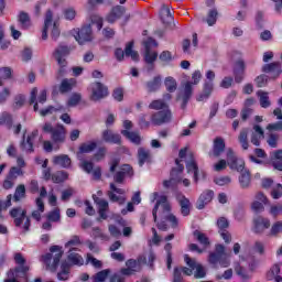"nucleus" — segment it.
Wrapping results in <instances>:
<instances>
[{
	"instance_id": "7c9ffc66",
	"label": "nucleus",
	"mask_w": 282,
	"mask_h": 282,
	"mask_svg": "<svg viewBox=\"0 0 282 282\" xmlns=\"http://www.w3.org/2000/svg\"><path fill=\"white\" fill-rule=\"evenodd\" d=\"M122 14H124V8L120 6L112 8L110 13L107 15L108 23H116V21H118Z\"/></svg>"
},
{
	"instance_id": "423d86ee",
	"label": "nucleus",
	"mask_w": 282,
	"mask_h": 282,
	"mask_svg": "<svg viewBox=\"0 0 282 282\" xmlns=\"http://www.w3.org/2000/svg\"><path fill=\"white\" fill-rule=\"evenodd\" d=\"M212 265H221V268H228L230 265V260H228V253H226V247L224 245H216L215 251L209 253L208 258Z\"/></svg>"
},
{
	"instance_id": "a878e982",
	"label": "nucleus",
	"mask_w": 282,
	"mask_h": 282,
	"mask_svg": "<svg viewBox=\"0 0 282 282\" xmlns=\"http://www.w3.org/2000/svg\"><path fill=\"white\" fill-rule=\"evenodd\" d=\"M152 158L151 150L145 148L138 149L139 166H144V164L151 163Z\"/></svg>"
},
{
	"instance_id": "473e14b6",
	"label": "nucleus",
	"mask_w": 282,
	"mask_h": 282,
	"mask_svg": "<svg viewBox=\"0 0 282 282\" xmlns=\"http://www.w3.org/2000/svg\"><path fill=\"white\" fill-rule=\"evenodd\" d=\"M145 87L150 94L158 91V89L162 87V77L161 76L153 77V79H151L150 82H147Z\"/></svg>"
},
{
	"instance_id": "79ce46f5",
	"label": "nucleus",
	"mask_w": 282,
	"mask_h": 282,
	"mask_svg": "<svg viewBox=\"0 0 282 282\" xmlns=\"http://www.w3.org/2000/svg\"><path fill=\"white\" fill-rule=\"evenodd\" d=\"M83 242L80 241V237L78 236H73L66 243H65V248H68V252H74L76 250H78V248H76L77 246H80Z\"/></svg>"
},
{
	"instance_id": "5701e85b",
	"label": "nucleus",
	"mask_w": 282,
	"mask_h": 282,
	"mask_svg": "<svg viewBox=\"0 0 282 282\" xmlns=\"http://www.w3.org/2000/svg\"><path fill=\"white\" fill-rule=\"evenodd\" d=\"M142 263H147V258L145 257H139L138 260L129 259V260L126 261V268H128L134 274H137V272H140L142 270Z\"/></svg>"
},
{
	"instance_id": "49530a36",
	"label": "nucleus",
	"mask_w": 282,
	"mask_h": 282,
	"mask_svg": "<svg viewBox=\"0 0 282 282\" xmlns=\"http://www.w3.org/2000/svg\"><path fill=\"white\" fill-rule=\"evenodd\" d=\"M251 177H250V172L249 171H242L240 176H239V183L241 188H248L250 186Z\"/></svg>"
},
{
	"instance_id": "58836bf2",
	"label": "nucleus",
	"mask_w": 282,
	"mask_h": 282,
	"mask_svg": "<svg viewBox=\"0 0 282 282\" xmlns=\"http://www.w3.org/2000/svg\"><path fill=\"white\" fill-rule=\"evenodd\" d=\"M160 17L163 23H171L173 21V14L171 13V8L169 6L163 4L161 7Z\"/></svg>"
},
{
	"instance_id": "13d9d810",
	"label": "nucleus",
	"mask_w": 282,
	"mask_h": 282,
	"mask_svg": "<svg viewBox=\"0 0 282 282\" xmlns=\"http://www.w3.org/2000/svg\"><path fill=\"white\" fill-rule=\"evenodd\" d=\"M59 281H67L69 279V264L62 263V272L57 274Z\"/></svg>"
},
{
	"instance_id": "dca6fc26",
	"label": "nucleus",
	"mask_w": 282,
	"mask_h": 282,
	"mask_svg": "<svg viewBox=\"0 0 282 282\" xmlns=\"http://www.w3.org/2000/svg\"><path fill=\"white\" fill-rule=\"evenodd\" d=\"M181 109H186V106L188 105V100L193 98V83L187 82L184 84L183 89L181 90Z\"/></svg>"
},
{
	"instance_id": "412c9836",
	"label": "nucleus",
	"mask_w": 282,
	"mask_h": 282,
	"mask_svg": "<svg viewBox=\"0 0 282 282\" xmlns=\"http://www.w3.org/2000/svg\"><path fill=\"white\" fill-rule=\"evenodd\" d=\"M246 74V62L243 58H239L234 66V76L236 83H241L243 80V76Z\"/></svg>"
},
{
	"instance_id": "a211bd4d",
	"label": "nucleus",
	"mask_w": 282,
	"mask_h": 282,
	"mask_svg": "<svg viewBox=\"0 0 282 282\" xmlns=\"http://www.w3.org/2000/svg\"><path fill=\"white\" fill-rule=\"evenodd\" d=\"M213 197H215V192L212 189H206L203 192L196 203V208L198 210H204L206 208L207 204H210L213 202Z\"/></svg>"
},
{
	"instance_id": "aec40b11",
	"label": "nucleus",
	"mask_w": 282,
	"mask_h": 282,
	"mask_svg": "<svg viewBox=\"0 0 282 282\" xmlns=\"http://www.w3.org/2000/svg\"><path fill=\"white\" fill-rule=\"evenodd\" d=\"M75 40L79 43V45L91 41V25L88 24L83 26L75 35Z\"/></svg>"
},
{
	"instance_id": "338daca9",
	"label": "nucleus",
	"mask_w": 282,
	"mask_h": 282,
	"mask_svg": "<svg viewBox=\"0 0 282 282\" xmlns=\"http://www.w3.org/2000/svg\"><path fill=\"white\" fill-rule=\"evenodd\" d=\"M173 282H184V278H182V270L180 267H175L173 271Z\"/></svg>"
},
{
	"instance_id": "6e6552de",
	"label": "nucleus",
	"mask_w": 282,
	"mask_h": 282,
	"mask_svg": "<svg viewBox=\"0 0 282 282\" xmlns=\"http://www.w3.org/2000/svg\"><path fill=\"white\" fill-rule=\"evenodd\" d=\"M10 215L11 217H13L14 226H17V228H21V226H23L24 232H28V230H30V217H28V212L25 209L21 207H15L10 212Z\"/></svg>"
},
{
	"instance_id": "5fc2aeb1",
	"label": "nucleus",
	"mask_w": 282,
	"mask_h": 282,
	"mask_svg": "<svg viewBox=\"0 0 282 282\" xmlns=\"http://www.w3.org/2000/svg\"><path fill=\"white\" fill-rule=\"evenodd\" d=\"M25 197V185H18L13 195V202H21Z\"/></svg>"
},
{
	"instance_id": "603ef678",
	"label": "nucleus",
	"mask_w": 282,
	"mask_h": 282,
	"mask_svg": "<svg viewBox=\"0 0 282 282\" xmlns=\"http://www.w3.org/2000/svg\"><path fill=\"white\" fill-rule=\"evenodd\" d=\"M0 124L7 127V129H12V124H13L12 115L8 112H3L0 116Z\"/></svg>"
},
{
	"instance_id": "6e6d98bb",
	"label": "nucleus",
	"mask_w": 282,
	"mask_h": 282,
	"mask_svg": "<svg viewBox=\"0 0 282 282\" xmlns=\"http://www.w3.org/2000/svg\"><path fill=\"white\" fill-rule=\"evenodd\" d=\"M258 96L260 98V107L263 109H268L270 107V96H268V93L258 91Z\"/></svg>"
},
{
	"instance_id": "f3484780",
	"label": "nucleus",
	"mask_w": 282,
	"mask_h": 282,
	"mask_svg": "<svg viewBox=\"0 0 282 282\" xmlns=\"http://www.w3.org/2000/svg\"><path fill=\"white\" fill-rule=\"evenodd\" d=\"M270 228V220L263 216H258L253 219V231L257 235L265 232Z\"/></svg>"
},
{
	"instance_id": "052dcab7",
	"label": "nucleus",
	"mask_w": 282,
	"mask_h": 282,
	"mask_svg": "<svg viewBox=\"0 0 282 282\" xmlns=\"http://www.w3.org/2000/svg\"><path fill=\"white\" fill-rule=\"evenodd\" d=\"M82 98L80 94L74 93L67 101V107H76L78 102H80Z\"/></svg>"
},
{
	"instance_id": "7ed1b4c3",
	"label": "nucleus",
	"mask_w": 282,
	"mask_h": 282,
	"mask_svg": "<svg viewBox=\"0 0 282 282\" xmlns=\"http://www.w3.org/2000/svg\"><path fill=\"white\" fill-rule=\"evenodd\" d=\"M52 10L46 11L44 28L42 31V41H47V31L51 30V37L53 41H58V36H61V24L58 21L53 20Z\"/></svg>"
},
{
	"instance_id": "e433bc0d",
	"label": "nucleus",
	"mask_w": 282,
	"mask_h": 282,
	"mask_svg": "<svg viewBox=\"0 0 282 282\" xmlns=\"http://www.w3.org/2000/svg\"><path fill=\"white\" fill-rule=\"evenodd\" d=\"M124 195V189L116 187V184L110 183V191L108 192V197L110 202H120V197L118 195Z\"/></svg>"
},
{
	"instance_id": "1a4fd4ad",
	"label": "nucleus",
	"mask_w": 282,
	"mask_h": 282,
	"mask_svg": "<svg viewBox=\"0 0 282 282\" xmlns=\"http://www.w3.org/2000/svg\"><path fill=\"white\" fill-rule=\"evenodd\" d=\"M143 45L145 48L144 61L148 65H153L158 61V52L153 51L154 47H158V42L153 37H148L143 41Z\"/></svg>"
},
{
	"instance_id": "f8f14e48",
	"label": "nucleus",
	"mask_w": 282,
	"mask_h": 282,
	"mask_svg": "<svg viewBox=\"0 0 282 282\" xmlns=\"http://www.w3.org/2000/svg\"><path fill=\"white\" fill-rule=\"evenodd\" d=\"M154 199H156V204L152 210L154 221H158V209L161 208L164 213H171V203H169V198L164 195L159 196L158 192L153 193Z\"/></svg>"
},
{
	"instance_id": "2eb2a0df",
	"label": "nucleus",
	"mask_w": 282,
	"mask_h": 282,
	"mask_svg": "<svg viewBox=\"0 0 282 282\" xmlns=\"http://www.w3.org/2000/svg\"><path fill=\"white\" fill-rule=\"evenodd\" d=\"M36 138H39V130H33L32 133L28 135L26 140L25 135H23L20 149L26 153H34V140H36Z\"/></svg>"
},
{
	"instance_id": "f03ea898",
	"label": "nucleus",
	"mask_w": 282,
	"mask_h": 282,
	"mask_svg": "<svg viewBox=\"0 0 282 282\" xmlns=\"http://www.w3.org/2000/svg\"><path fill=\"white\" fill-rule=\"evenodd\" d=\"M72 54V48L65 44H59L53 51V58L56 61L58 65L57 74L58 76H63L67 72V56Z\"/></svg>"
},
{
	"instance_id": "c756f323",
	"label": "nucleus",
	"mask_w": 282,
	"mask_h": 282,
	"mask_svg": "<svg viewBox=\"0 0 282 282\" xmlns=\"http://www.w3.org/2000/svg\"><path fill=\"white\" fill-rule=\"evenodd\" d=\"M53 163L56 166H62V169H68V166L72 165V159H69L67 154L55 155L53 158Z\"/></svg>"
},
{
	"instance_id": "20e7f679",
	"label": "nucleus",
	"mask_w": 282,
	"mask_h": 282,
	"mask_svg": "<svg viewBox=\"0 0 282 282\" xmlns=\"http://www.w3.org/2000/svg\"><path fill=\"white\" fill-rule=\"evenodd\" d=\"M62 258H63V248L58 246H52L50 248V253L42 256L41 261L45 263L47 270L55 272L56 268H58V263H61Z\"/></svg>"
},
{
	"instance_id": "0eeeda50",
	"label": "nucleus",
	"mask_w": 282,
	"mask_h": 282,
	"mask_svg": "<svg viewBox=\"0 0 282 282\" xmlns=\"http://www.w3.org/2000/svg\"><path fill=\"white\" fill-rule=\"evenodd\" d=\"M42 131H44V133H51V139L55 144H62V142H65V135L67 132L65 131V127L61 124L53 127L52 123L46 122L43 124Z\"/></svg>"
},
{
	"instance_id": "ddd939ff",
	"label": "nucleus",
	"mask_w": 282,
	"mask_h": 282,
	"mask_svg": "<svg viewBox=\"0 0 282 282\" xmlns=\"http://www.w3.org/2000/svg\"><path fill=\"white\" fill-rule=\"evenodd\" d=\"M124 54L126 56H130L133 61H140V54H138V51H133V42H129L126 45L124 52L122 48L115 50V57L119 62L124 61Z\"/></svg>"
},
{
	"instance_id": "864d4df0",
	"label": "nucleus",
	"mask_w": 282,
	"mask_h": 282,
	"mask_svg": "<svg viewBox=\"0 0 282 282\" xmlns=\"http://www.w3.org/2000/svg\"><path fill=\"white\" fill-rule=\"evenodd\" d=\"M68 260H70L74 263V265L85 264V259H83V256L74 253V251L68 252Z\"/></svg>"
},
{
	"instance_id": "de8ad7c7",
	"label": "nucleus",
	"mask_w": 282,
	"mask_h": 282,
	"mask_svg": "<svg viewBox=\"0 0 282 282\" xmlns=\"http://www.w3.org/2000/svg\"><path fill=\"white\" fill-rule=\"evenodd\" d=\"M164 85H165L166 91H169L170 94L177 91V80H175V78L166 77L164 80Z\"/></svg>"
},
{
	"instance_id": "a19ab883",
	"label": "nucleus",
	"mask_w": 282,
	"mask_h": 282,
	"mask_svg": "<svg viewBox=\"0 0 282 282\" xmlns=\"http://www.w3.org/2000/svg\"><path fill=\"white\" fill-rule=\"evenodd\" d=\"M121 134L124 135V138H128V140H131L133 142V144H141V142H142V138L140 137V133H138V132L122 130Z\"/></svg>"
},
{
	"instance_id": "69168bd1",
	"label": "nucleus",
	"mask_w": 282,
	"mask_h": 282,
	"mask_svg": "<svg viewBox=\"0 0 282 282\" xmlns=\"http://www.w3.org/2000/svg\"><path fill=\"white\" fill-rule=\"evenodd\" d=\"M271 235L273 237H276V235H279L280 232H282V221H276L272 225L271 230H270Z\"/></svg>"
},
{
	"instance_id": "c9c22d12",
	"label": "nucleus",
	"mask_w": 282,
	"mask_h": 282,
	"mask_svg": "<svg viewBox=\"0 0 282 282\" xmlns=\"http://www.w3.org/2000/svg\"><path fill=\"white\" fill-rule=\"evenodd\" d=\"M76 87V79L69 78V79H63L61 85H59V91L62 94H67L72 91Z\"/></svg>"
},
{
	"instance_id": "3c124183",
	"label": "nucleus",
	"mask_w": 282,
	"mask_h": 282,
	"mask_svg": "<svg viewBox=\"0 0 282 282\" xmlns=\"http://www.w3.org/2000/svg\"><path fill=\"white\" fill-rule=\"evenodd\" d=\"M46 219L51 223L58 224L61 221V209L55 208L46 214Z\"/></svg>"
},
{
	"instance_id": "72a5a7b5",
	"label": "nucleus",
	"mask_w": 282,
	"mask_h": 282,
	"mask_svg": "<svg viewBox=\"0 0 282 282\" xmlns=\"http://www.w3.org/2000/svg\"><path fill=\"white\" fill-rule=\"evenodd\" d=\"M96 204L98 206V213H99V217H101V219H107V210H109V202H107L106 199H101V198H97Z\"/></svg>"
},
{
	"instance_id": "bb28decb",
	"label": "nucleus",
	"mask_w": 282,
	"mask_h": 282,
	"mask_svg": "<svg viewBox=\"0 0 282 282\" xmlns=\"http://www.w3.org/2000/svg\"><path fill=\"white\" fill-rule=\"evenodd\" d=\"M264 138L263 128L259 124L253 126V131L251 133V143L254 144V147H260L261 141Z\"/></svg>"
},
{
	"instance_id": "e2e57ef3",
	"label": "nucleus",
	"mask_w": 282,
	"mask_h": 282,
	"mask_svg": "<svg viewBox=\"0 0 282 282\" xmlns=\"http://www.w3.org/2000/svg\"><path fill=\"white\" fill-rule=\"evenodd\" d=\"M246 166V162H243V160L241 159H237L234 163H231L230 169H232V171H238V172H243V169Z\"/></svg>"
},
{
	"instance_id": "09e8293b",
	"label": "nucleus",
	"mask_w": 282,
	"mask_h": 282,
	"mask_svg": "<svg viewBox=\"0 0 282 282\" xmlns=\"http://www.w3.org/2000/svg\"><path fill=\"white\" fill-rule=\"evenodd\" d=\"M68 175L65 171H58L52 174L51 180L54 182V184H62V182H65L67 180Z\"/></svg>"
},
{
	"instance_id": "8fccbe9b",
	"label": "nucleus",
	"mask_w": 282,
	"mask_h": 282,
	"mask_svg": "<svg viewBox=\"0 0 282 282\" xmlns=\"http://www.w3.org/2000/svg\"><path fill=\"white\" fill-rule=\"evenodd\" d=\"M10 78H12V68H0V87H3V80H10Z\"/></svg>"
},
{
	"instance_id": "b1692460",
	"label": "nucleus",
	"mask_w": 282,
	"mask_h": 282,
	"mask_svg": "<svg viewBox=\"0 0 282 282\" xmlns=\"http://www.w3.org/2000/svg\"><path fill=\"white\" fill-rule=\"evenodd\" d=\"M102 140L109 144H122V137L112 130H105L102 132Z\"/></svg>"
},
{
	"instance_id": "ea45409f",
	"label": "nucleus",
	"mask_w": 282,
	"mask_h": 282,
	"mask_svg": "<svg viewBox=\"0 0 282 282\" xmlns=\"http://www.w3.org/2000/svg\"><path fill=\"white\" fill-rule=\"evenodd\" d=\"M149 109H153L154 111H164L165 109H169V104H166L164 99H155L151 101Z\"/></svg>"
},
{
	"instance_id": "c85d7f7f",
	"label": "nucleus",
	"mask_w": 282,
	"mask_h": 282,
	"mask_svg": "<svg viewBox=\"0 0 282 282\" xmlns=\"http://www.w3.org/2000/svg\"><path fill=\"white\" fill-rule=\"evenodd\" d=\"M213 83L208 82L205 83L203 91L196 97L197 102H204L206 101L208 98H210V94H213Z\"/></svg>"
},
{
	"instance_id": "39448f33",
	"label": "nucleus",
	"mask_w": 282,
	"mask_h": 282,
	"mask_svg": "<svg viewBox=\"0 0 282 282\" xmlns=\"http://www.w3.org/2000/svg\"><path fill=\"white\" fill-rule=\"evenodd\" d=\"M88 91L91 102H100V100H105V98L109 96V87L100 82L91 83L88 87Z\"/></svg>"
},
{
	"instance_id": "680f3d73",
	"label": "nucleus",
	"mask_w": 282,
	"mask_h": 282,
	"mask_svg": "<svg viewBox=\"0 0 282 282\" xmlns=\"http://www.w3.org/2000/svg\"><path fill=\"white\" fill-rule=\"evenodd\" d=\"M269 213L272 217H279V215H282V203L271 205Z\"/></svg>"
},
{
	"instance_id": "37998d69",
	"label": "nucleus",
	"mask_w": 282,
	"mask_h": 282,
	"mask_svg": "<svg viewBox=\"0 0 282 282\" xmlns=\"http://www.w3.org/2000/svg\"><path fill=\"white\" fill-rule=\"evenodd\" d=\"M248 128H243L238 135V142H240L243 151H248V147H250V144L248 143Z\"/></svg>"
},
{
	"instance_id": "6ab92c4d",
	"label": "nucleus",
	"mask_w": 282,
	"mask_h": 282,
	"mask_svg": "<svg viewBox=\"0 0 282 282\" xmlns=\"http://www.w3.org/2000/svg\"><path fill=\"white\" fill-rule=\"evenodd\" d=\"M264 74H271V78H279L282 74L281 62H272L262 66Z\"/></svg>"
},
{
	"instance_id": "774afa93",
	"label": "nucleus",
	"mask_w": 282,
	"mask_h": 282,
	"mask_svg": "<svg viewBox=\"0 0 282 282\" xmlns=\"http://www.w3.org/2000/svg\"><path fill=\"white\" fill-rule=\"evenodd\" d=\"M271 197H273V199H280V197H282V185L278 184L271 192Z\"/></svg>"
},
{
	"instance_id": "393cba45",
	"label": "nucleus",
	"mask_w": 282,
	"mask_h": 282,
	"mask_svg": "<svg viewBox=\"0 0 282 282\" xmlns=\"http://www.w3.org/2000/svg\"><path fill=\"white\" fill-rule=\"evenodd\" d=\"M176 199L181 206V215H183V217H188L191 215V200L182 194H178Z\"/></svg>"
},
{
	"instance_id": "4c0bfd02",
	"label": "nucleus",
	"mask_w": 282,
	"mask_h": 282,
	"mask_svg": "<svg viewBox=\"0 0 282 282\" xmlns=\"http://www.w3.org/2000/svg\"><path fill=\"white\" fill-rule=\"evenodd\" d=\"M18 21L20 23L21 30H28L32 25V21L30 20V14L25 11L20 12L18 17Z\"/></svg>"
},
{
	"instance_id": "bf43d9fd",
	"label": "nucleus",
	"mask_w": 282,
	"mask_h": 282,
	"mask_svg": "<svg viewBox=\"0 0 282 282\" xmlns=\"http://www.w3.org/2000/svg\"><path fill=\"white\" fill-rule=\"evenodd\" d=\"M93 237L94 239H101V241H109V236L102 232V229L98 227L93 228Z\"/></svg>"
},
{
	"instance_id": "cd10ccee",
	"label": "nucleus",
	"mask_w": 282,
	"mask_h": 282,
	"mask_svg": "<svg viewBox=\"0 0 282 282\" xmlns=\"http://www.w3.org/2000/svg\"><path fill=\"white\" fill-rule=\"evenodd\" d=\"M224 151H226V142L224 141V139L221 137H217L214 140L212 155H214V158H219V155H221V153H224Z\"/></svg>"
},
{
	"instance_id": "2f4dec72",
	"label": "nucleus",
	"mask_w": 282,
	"mask_h": 282,
	"mask_svg": "<svg viewBox=\"0 0 282 282\" xmlns=\"http://www.w3.org/2000/svg\"><path fill=\"white\" fill-rule=\"evenodd\" d=\"M280 272H281V263H276V264H274V265L270 269V271L267 273V279H268L269 281L274 280V281H276V282H282V276L279 275Z\"/></svg>"
},
{
	"instance_id": "f257e3e1",
	"label": "nucleus",
	"mask_w": 282,
	"mask_h": 282,
	"mask_svg": "<svg viewBox=\"0 0 282 282\" xmlns=\"http://www.w3.org/2000/svg\"><path fill=\"white\" fill-rule=\"evenodd\" d=\"M14 261L19 267L11 269L7 273L8 278L4 282H21V279L24 282H28V272L30 271V267L25 264V258L21 253H15Z\"/></svg>"
},
{
	"instance_id": "f704fd0d",
	"label": "nucleus",
	"mask_w": 282,
	"mask_h": 282,
	"mask_svg": "<svg viewBox=\"0 0 282 282\" xmlns=\"http://www.w3.org/2000/svg\"><path fill=\"white\" fill-rule=\"evenodd\" d=\"M187 173L194 174V182H199V167L197 166V162H195V159H191V161H187L186 163Z\"/></svg>"
},
{
	"instance_id": "4be33fe9",
	"label": "nucleus",
	"mask_w": 282,
	"mask_h": 282,
	"mask_svg": "<svg viewBox=\"0 0 282 282\" xmlns=\"http://www.w3.org/2000/svg\"><path fill=\"white\" fill-rule=\"evenodd\" d=\"M178 169H173L171 172V178L169 181H163L164 188H173L180 180H175V174L182 173L184 171V165L180 164V160H176Z\"/></svg>"
},
{
	"instance_id": "0e129e2a",
	"label": "nucleus",
	"mask_w": 282,
	"mask_h": 282,
	"mask_svg": "<svg viewBox=\"0 0 282 282\" xmlns=\"http://www.w3.org/2000/svg\"><path fill=\"white\" fill-rule=\"evenodd\" d=\"M217 226L219 228V232H221V231L226 230L230 226V223L228 221V218L220 217L217 220Z\"/></svg>"
},
{
	"instance_id": "a18cd8bd",
	"label": "nucleus",
	"mask_w": 282,
	"mask_h": 282,
	"mask_svg": "<svg viewBox=\"0 0 282 282\" xmlns=\"http://www.w3.org/2000/svg\"><path fill=\"white\" fill-rule=\"evenodd\" d=\"M109 274H111V269L101 270L93 275V282H105L107 281V276H109Z\"/></svg>"
},
{
	"instance_id": "9b49d317",
	"label": "nucleus",
	"mask_w": 282,
	"mask_h": 282,
	"mask_svg": "<svg viewBox=\"0 0 282 282\" xmlns=\"http://www.w3.org/2000/svg\"><path fill=\"white\" fill-rule=\"evenodd\" d=\"M23 175H24V172L20 167H17V166L10 167L6 176V180L3 181L2 187L6 191H10V188H14V182H17L19 177H23Z\"/></svg>"
},
{
	"instance_id": "c03bdc74",
	"label": "nucleus",
	"mask_w": 282,
	"mask_h": 282,
	"mask_svg": "<svg viewBox=\"0 0 282 282\" xmlns=\"http://www.w3.org/2000/svg\"><path fill=\"white\" fill-rule=\"evenodd\" d=\"M194 237L205 248H208V246H210V240L208 239V236H206V234H204L199 230H195Z\"/></svg>"
},
{
	"instance_id": "9d476101",
	"label": "nucleus",
	"mask_w": 282,
	"mask_h": 282,
	"mask_svg": "<svg viewBox=\"0 0 282 282\" xmlns=\"http://www.w3.org/2000/svg\"><path fill=\"white\" fill-rule=\"evenodd\" d=\"M173 120V112H171L170 108L165 110H159L151 115V122L156 127H162V124H169Z\"/></svg>"
},
{
	"instance_id": "4468645a",
	"label": "nucleus",
	"mask_w": 282,
	"mask_h": 282,
	"mask_svg": "<svg viewBox=\"0 0 282 282\" xmlns=\"http://www.w3.org/2000/svg\"><path fill=\"white\" fill-rule=\"evenodd\" d=\"M184 261L188 265V268H192V270H196L194 273L195 279H204L206 276V268L198 263L195 259H192L188 257V254L184 256Z\"/></svg>"
},
{
	"instance_id": "4d7b16f0",
	"label": "nucleus",
	"mask_w": 282,
	"mask_h": 282,
	"mask_svg": "<svg viewBox=\"0 0 282 282\" xmlns=\"http://www.w3.org/2000/svg\"><path fill=\"white\" fill-rule=\"evenodd\" d=\"M96 147H98V144L96 142L83 143L79 147V151H80V153H91V151L96 150Z\"/></svg>"
}]
</instances>
